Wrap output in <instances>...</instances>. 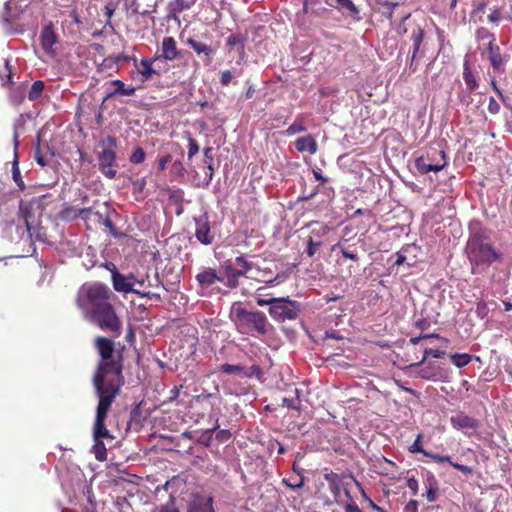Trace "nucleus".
Masks as SVG:
<instances>
[{
  "mask_svg": "<svg viewBox=\"0 0 512 512\" xmlns=\"http://www.w3.org/2000/svg\"><path fill=\"white\" fill-rule=\"evenodd\" d=\"M268 274H270V271L264 270L262 272L260 278L253 277V276H251L250 278L254 279L258 282H263L268 286H275V285L281 284L284 281H286L288 279L290 273L288 271H283L281 273L276 274V276L274 278H268Z\"/></svg>",
  "mask_w": 512,
  "mask_h": 512,
  "instance_id": "obj_27",
  "label": "nucleus"
},
{
  "mask_svg": "<svg viewBox=\"0 0 512 512\" xmlns=\"http://www.w3.org/2000/svg\"><path fill=\"white\" fill-rule=\"evenodd\" d=\"M186 43L197 53V55H204L203 61L205 65L212 63L215 49L211 45L200 42L192 37H189Z\"/></svg>",
  "mask_w": 512,
  "mask_h": 512,
  "instance_id": "obj_19",
  "label": "nucleus"
},
{
  "mask_svg": "<svg viewBox=\"0 0 512 512\" xmlns=\"http://www.w3.org/2000/svg\"><path fill=\"white\" fill-rule=\"evenodd\" d=\"M451 362L458 368L465 367L472 360V355L468 353H455L450 355Z\"/></svg>",
  "mask_w": 512,
  "mask_h": 512,
  "instance_id": "obj_34",
  "label": "nucleus"
},
{
  "mask_svg": "<svg viewBox=\"0 0 512 512\" xmlns=\"http://www.w3.org/2000/svg\"><path fill=\"white\" fill-rule=\"evenodd\" d=\"M466 253L472 271L488 269L494 262H502L503 254L491 243L485 231H478L470 236L466 245Z\"/></svg>",
  "mask_w": 512,
  "mask_h": 512,
  "instance_id": "obj_2",
  "label": "nucleus"
},
{
  "mask_svg": "<svg viewBox=\"0 0 512 512\" xmlns=\"http://www.w3.org/2000/svg\"><path fill=\"white\" fill-rule=\"evenodd\" d=\"M488 111L494 115L500 112V105L493 97L489 98Z\"/></svg>",
  "mask_w": 512,
  "mask_h": 512,
  "instance_id": "obj_60",
  "label": "nucleus"
},
{
  "mask_svg": "<svg viewBox=\"0 0 512 512\" xmlns=\"http://www.w3.org/2000/svg\"><path fill=\"white\" fill-rule=\"evenodd\" d=\"M224 276L221 281L226 287L230 289H235L239 285V281L236 278L235 267L231 263H226L223 267Z\"/></svg>",
  "mask_w": 512,
  "mask_h": 512,
  "instance_id": "obj_30",
  "label": "nucleus"
},
{
  "mask_svg": "<svg viewBox=\"0 0 512 512\" xmlns=\"http://www.w3.org/2000/svg\"><path fill=\"white\" fill-rule=\"evenodd\" d=\"M339 249L340 253L344 258L350 259L354 262L359 260L357 251L352 249V246L349 245L347 239L340 240L337 244L333 246V250Z\"/></svg>",
  "mask_w": 512,
  "mask_h": 512,
  "instance_id": "obj_31",
  "label": "nucleus"
},
{
  "mask_svg": "<svg viewBox=\"0 0 512 512\" xmlns=\"http://www.w3.org/2000/svg\"><path fill=\"white\" fill-rule=\"evenodd\" d=\"M441 375H442V369L439 366H437L435 364H431V363L422 367L418 371V376L421 379L428 380V381H437L438 379L441 378Z\"/></svg>",
  "mask_w": 512,
  "mask_h": 512,
  "instance_id": "obj_28",
  "label": "nucleus"
},
{
  "mask_svg": "<svg viewBox=\"0 0 512 512\" xmlns=\"http://www.w3.org/2000/svg\"><path fill=\"white\" fill-rule=\"evenodd\" d=\"M219 371L224 374H238L244 377V366L241 364H222L219 367Z\"/></svg>",
  "mask_w": 512,
  "mask_h": 512,
  "instance_id": "obj_36",
  "label": "nucleus"
},
{
  "mask_svg": "<svg viewBox=\"0 0 512 512\" xmlns=\"http://www.w3.org/2000/svg\"><path fill=\"white\" fill-rule=\"evenodd\" d=\"M487 58L490 62L494 74H504L506 72V64L510 59L508 54H503L497 44L487 43Z\"/></svg>",
  "mask_w": 512,
  "mask_h": 512,
  "instance_id": "obj_14",
  "label": "nucleus"
},
{
  "mask_svg": "<svg viewBox=\"0 0 512 512\" xmlns=\"http://www.w3.org/2000/svg\"><path fill=\"white\" fill-rule=\"evenodd\" d=\"M146 153L140 146L136 147L129 157V161L133 164H141L145 161Z\"/></svg>",
  "mask_w": 512,
  "mask_h": 512,
  "instance_id": "obj_42",
  "label": "nucleus"
},
{
  "mask_svg": "<svg viewBox=\"0 0 512 512\" xmlns=\"http://www.w3.org/2000/svg\"><path fill=\"white\" fill-rule=\"evenodd\" d=\"M170 172L175 177H183L186 173V169L180 160H176L172 163Z\"/></svg>",
  "mask_w": 512,
  "mask_h": 512,
  "instance_id": "obj_48",
  "label": "nucleus"
},
{
  "mask_svg": "<svg viewBox=\"0 0 512 512\" xmlns=\"http://www.w3.org/2000/svg\"><path fill=\"white\" fill-rule=\"evenodd\" d=\"M87 216L90 217V220L89 221H94L95 223L99 224L106 215H104L102 212L100 211H94L92 208H91V212L90 213H87Z\"/></svg>",
  "mask_w": 512,
  "mask_h": 512,
  "instance_id": "obj_59",
  "label": "nucleus"
},
{
  "mask_svg": "<svg viewBox=\"0 0 512 512\" xmlns=\"http://www.w3.org/2000/svg\"><path fill=\"white\" fill-rule=\"evenodd\" d=\"M425 485L427 488H438V482L433 473H427Z\"/></svg>",
  "mask_w": 512,
  "mask_h": 512,
  "instance_id": "obj_62",
  "label": "nucleus"
},
{
  "mask_svg": "<svg viewBox=\"0 0 512 512\" xmlns=\"http://www.w3.org/2000/svg\"><path fill=\"white\" fill-rule=\"evenodd\" d=\"M121 391H105L95 390L98 397V405L96 408V418L94 423L93 435L95 440H101L103 438L112 439V435L106 428L105 421L108 416V412L115 401L116 397Z\"/></svg>",
  "mask_w": 512,
  "mask_h": 512,
  "instance_id": "obj_8",
  "label": "nucleus"
},
{
  "mask_svg": "<svg viewBox=\"0 0 512 512\" xmlns=\"http://www.w3.org/2000/svg\"><path fill=\"white\" fill-rule=\"evenodd\" d=\"M245 41V36L241 34H232L227 38V45L231 47L239 46V50L243 51Z\"/></svg>",
  "mask_w": 512,
  "mask_h": 512,
  "instance_id": "obj_41",
  "label": "nucleus"
},
{
  "mask_svg": "<svg viewBox=\"0 0 512 512\" xmlns=\"http://www.w3.org/2000/svg\"><path fill=\"white\" fill-rule=\"evenodd\" d=\"M414 165L419 174L437 173L447 166L446 153L442 149L430 147L415 159Z\"/></svg>",
  "mask_w": 512,
  "mask_h": 512,
  "instance_id": "obj_11",
  "label": "nucleus"
},
{
  "mask_svg": "<svg viewBox=\"0 0 512 512\" xmlns=\"http://www.w3.org/2000/svg\"><path fill=\"white\" fill-rule=\"evenodd\" d=\"M501 19V12L499 8L494 7L491 9V12L488 14V21L491 23L497 24Z\"/></svg>",
  "mask_w": 512,
  "mask_h": 512,
  "instance_id": "obj_57",
  "label": "nucleus"
},
{
  "mask_svg": "<svg viewBox=\"0 0 512 512\" xmlns=\"http://www.w3.org/2000/svg\"><path fill=\"white\" fill-rule=\"evenodd\" d=\"M186 512H215L212 497L198 493L192 494Z\"/></svg>",
  "mask_w": 512,
  "mask_h": 512,
  "instance_id": "obj_17",
  "label": "nucleus"
},
{
  "mask_svg": "<svg viewBox=\"0 0 512 512\" xmlns=\"http://www.w3.org/2000/svg\"><path fill=\"white\" fill-rule=\"evenodd\" d=\"M20 213L24 219L26 229L31 238L44 242L47 237L46 229L40 224V206L34 207L32 204L20 205Z\"/></svg>",
  "mask_w": 512,
  "mask_h": 512,
  "instance_id": "obj_12",
  "label": "nucleus"
},
{
  "mask_svg": "<svg viewBox=\"0 0 512 512\" xmlns=\"http://www.w3.org/2000/svg\"><path fill=\"white\" fill-rule=\"evenodd\" d=\"M172 156L170 154H166L159 158L158 160V169L159 171H164L167 168V164L171 162Z\"/></svg>",
  "mask_w": 512,
  "mask_h": 512,
  "instance_id": "obj_61",
  "label": "nucleus"
},
{
  "mask_svg": "<svg viewBox=\"0 0 512 512\" xmlns=\"http://www.w3.org/2000/svg\"><path fill=\"white\" fill-rule=\"evenodd\" d=\"M85 316L101 330L108 331L115 337H119L121 335L122 321L117 315L112 303L92 311Z\"/></svg>",
  "mask_w": 512,
  "mask_h": 512,
  "instance_id": "obj_9",
  "label": "nucleus"
},
{
  "mask_svg": "<svg viewBox=\"0 0 512 512\" xmlns=\"http://www.w3.org/2000/svg\"><path fill=\"white\" fill-rule=\"evenodd\" d=\"M348 499L350 501L344 507L345 512H362L358 505L351 498Z\"/></svg>",
  "mask_w": 512,
  "mask_h": 512,
  "instance_id": "obj_64",
  "label": "nucleus"
},
{
  "mask_svg": "<svg viewBox=\"0 0 512 512\" xmlns=\"http://www.w3.org/2000/svg\"><path fill=\"white\" fill-rule=\"evenodd\" d=\"M399 35L410 34L412 40V53L407 58L409 72L414 73L418 69L417 58L420 57V47L424 39V29L414 20L411 19L410 13L401 18L400 23L396 27Z\"/></svg>",
  "mask_w": 512,
  "mask_h": 512,
  "instance_id": "obj_7",
  "label": "nucleus"
},
{
  "mask_svg": "<svg viewBox=\"0 0 512 512\" xmlns=\"http://www.w3.org/2000/svg\"><path fill=\"white\" fill-rule=\"evenodd\" d=\"M283 405L293 409V410H299V400L298 399H290V398H283L282 400Z\"/></svg>",
  "mask_w": 512,
  "mask_h": 512,
  "instance_id": "obj_63",
  "label": "nucleus"
},
{
  "mask_svg": "<svg viewBox=\"0 0 512 512\" xmlns=\"http://www.w3.org/2000/svg\"><path fill=\"white\" fill-rule=\"evenodd\" d=\"M94 453L98 461L103 462L107 459L106 447L101 440H95Z\"/></svg>",
  "mask_w": 512,
  "mask_h": 512,
  "instance_id": "obj_40",
  "label": "nucleus"
},
{
  "mask_svg": "<svg viewBox=\"0 0 512 512\" xmlns=\"http://www.w3.org/2000/svg\"><path fill=\"white\" fill-rule=\"evenodd\" d=\"M116 8H117V4L112 1L105 5V7H104L105 15L108 17V21L106 23L107 25H110V19L113 16Z\"/></svg>",
  "mask_w": 512,
  "mask_h": 512,
  "instance_id": "obj_56",
  "label": "nucleus"
},
{
  "mask_svg": "<svg viewBox=\"0 0 512 512\" xmlns=\"http://www.w3.org/2000/svg\"><path fill=\"white\" fill-rule=\"evenodd\" d=\"M475 313L480 319H485L488 317L489 308L486 302L478 301L476 303Z\"/></svg>",
  "mask_w": 512,
  "mask_h": 512,
  "instance_id": "obj_50",
  "label": "nucleus"
},
{
  "mask_svg": "<svg viewBox=\"0 0 512 512\" xmlns=\"http://www.w3.org/2000/svg\"><path fill=\"white\" fill-rule=\"evenodd\" d=\"M422 438L423 435L420 433L417 435L416 439L414 440L413 444L410 446L409 451L411 453H421L425 456V453H428L429 451L425 450L422 445Z\"/></svg>",
  "mask_w": 512,
  "mask_h": 512,
  "instance_id": "obj_46",
  "label": "nucleus"
},
{
  "mask_svg": "<svg viewBox=\"0 0 512 512\" xmlns=\"http://www.w3.org/2000/svg\"><path fill=\"white\" fill-rule=\"evenodd\" d=\"M322 245L321 241H314L312 237H309L307 243L306 254L308 257H313L319 247Z\"/></svg>",
  "mask_w": 512,
  "mask_h": 512,
  "instance_id": "obj_52",
  "label": "nucleus"
},
{
  "mask_svg": "<svg viewBox=\"0 0 512 512\" xmlns=\"http://www.w3.org/2000/svg\"><path fill=\"white\" fill-rule=\"evenodd\" d=\"M324 482L316 484L314 497L320 501L324 506H332L333 504L339 503V497L341 490L344 491L347 498H351L348 486L345 482L347 478L346 474H338L325 468L324 470Z\"/></svg>",
  "mask_w": 512,
  "mask_h": 512,
  "instance_id": "obj_5",
  "label": "nucleus"
},
{
  "mask_svg": "<svg viewBox=\"0 0 512 512\" xmlns=\"http://www.w3.org/2000/svg\"><path fill=\"white\" fill-rule=\"evenodd\" d=\"M69 18L71 19V23L77 25L80 28L83 25V21L80 17L79 11L77 7H74L70 13Z\"/></svg>",
  "mask_w": 512,
  "mask_h": 512,
  "instance_id": "obj_54",
  "label": "nucleus"
},
{
  "mask_svg": "<svg viewBox=\"0 0 512 512\" xmlns=\"http://www.w3.org/2000/svg\"><path fill=\"white\" fill-rule=\"evenodd\" d=\"M496 75L497 74H490L489 73V76H490V85L492 87V89L494 90V92L498 95V97L500 98V100L503 102V104L505 106L508 107V104L506 102V97L504 96L503 92L500 90V88L498 87L497 85V81H496Z\"/></svg>",
  "mask_w": 512,
  "mask_h": 512,
  "instance_id": "obj_49",
  "label": "nucleus"
},
{
  "mask_svg": "<svg viewBox=\"0 0 512 512\" xmlns=\"http://www.w3.org/2000/svg\"><path fill=\"white\" fill-rule=\"evenodd\" d=\"M463 80L470 92L475 91L479 87L476 75L473 73L468 61H465L463 64Z\"/></svg>",
  "mask_w": 512,
  "mask_h": 512,
  "instance_id": "obj_29",
  "label": "nucleus"
},
{
  "mask_svg": "<svg viewBox=\"0 0 512 512\" xmlns=\"http://www.w3.org/2000/svg\"><path fill=\"white\" fill-rule=\"evenodd\" d=\"M450 422L455 429H476L478 421L464 412H458L451 416Z\"/></svg>",
  "mask_w": 512,
  "mask_h": 512,
  "instance_id": "obj_20",
  "label": "nucleus"
},
{
  "mask_svg": "<svg viewBox=\"0 0 512 512\" xmlns=\"http://www.w3.org/2000/svg\"><path fill=\"white\" fill-rule=\"evenodd\" d=\"M235 263L246 273L251 272L255 266L253 262L248 261L243 255L236 257Z\"/></svg>",
  "mask_w": 512,
  "mask_h": 512,
  "instance_id": "obj_47",
  "label": "nucleus"
},
{
  "mask_svg": "<svg viewBox=\"0 0 512 512\" xmlns=\"http://www.w3.org/2000/svg\"><path fill=\"white\" fill-rule=\"evenodd\" d=\"M307 131L305 117L300 114L298 115L294 122L284 131V134L287 136H292L297 133H302Z\"/></svg>",
  "mask_w": 512,
  "mask_h": 512,
  "instance_id": "obj_32",
  "label": "nucleus"
},
{
  "mask_svg": "<svg viewBox=\"0 0 512 512\" xmlns=\"http://www.w3.org/2000/svg\"><path fill=\"white\" fill-rule=\"evenodd\" d=\"M325 2L328 6L338 9L343 14L353 17L359 14V9L352 0H326Z\"/></svg>",
  "mask_w": 512,
  "mask_h": 512,
  "instance_id": "obj_23",
  "label": "nucleus"
},
{
  "mask_svg": "<svg viewBox=\"0 0 512 512\" xmlns=\"http://www.w3.org/2000/svg\"><path fill=\"white\" fill-rule=\"evenodd\" d=\"M231 319L237 331L243 335L264 336L273 328L264 312L259 310L250 311L241 306L232 307Z\"/></svg>",
  "mask_w": 512,
  "mask_h": 512,
  "instance_id": "obj_3",
  "label": "nucleus"
},
{
  "mask_svg": "<svg viewBox=\"0 0 512 512\" xmlns=\"http://www.w3.org/2000/svg\"><path fill=\"white\" fill-rule=\"evenodd\" d=\"M195 225V237L197 240L204 245L212 244L214 241V234L211 231L208 215L205 213L200 217L195 218Z\"/></svg>",
  "mask_w": 512,
  "mask_h": 512,
  "instance_id": "obj_16",
  "label": "nucleus"
},
{
  "mask_svg": "<svg viewBox=\"0 0 512 512\" xmlns=\"http://www.w3.org/2000/svg\"><path fill=\"white\" fill-rule=\"evenodd\" d=\"M157 60L155 56L153 58H142L139 64L136 65L137 71L142 77V82L151 80L154 75H159L153 68V63Z\"/></svg>",
  "mask_w": 512,
  "mask_h": 512,
  "instance_id": "obj_22",
  "label": "nucleus"
},
{
  "mask_svg": "<svg viewBox=\"0 0 512 512\" xmlns=\"http://www.w3.org/2000/svg\"><path fill=\"white\" fill-rule=\"evenodd\" d=\"M114 298V293L107 285L99 282L85 283L78 290L76 305L87 315L112 303Z\"/></svg>",
  "mask_w": 512,
  "mask_h": 512,
  "instance_id": "obj_4",
  "label": "nucleus"
},
{
  "mask_svg": "<svg viewBox=\"0 0 512 512\" xmlns=\"http://www.w3.org/2000/svg\"><path fill=\"white\" fill-rule=\"evenodd\" d=\"M262 290H264V287L257 289L258 296L255 301L258 306H269L268 313L274 321L283 323L296 320L299 317L301 304L298 301L291 300L288 297L264 299L260 297Z\"/></svg>",
  "mask_w": 512,
  "mask_h": 512,
  "instance_id": "obj_6",
  "label": "nucleus"
},
{
  "mask_svg": "<svg viewBox=\"0 0 512 512\" xmlns=\"http://www.w3.org/2000/svg\"><path fill=\"white\" fill-rule=\"evenodd\" d=\"M0 77L5 83H12L13 73L12 66L10 65L8 60H5L4 71L0 72Z\"/></svg>",
  "mask_w": 512,
  "mask_h": 512,
  "instance_id": "obj_53",
  "label": "nucleus"
},
{
  "mask_svg": "<svg viewBox=\"0 0 512 512\" xmlns=\"http://www.w3.org/2000/svg\"><path fill=\"white\" fill-rule=\"evenodd\" d=\"M44 82L41 80H37L33 82L29 92H28V98L30 101H35L39 99L43 93L44 90Z\"/></svg>",
  "mask_w": 512,
  "mask_h": 512,
  "instance_id": "obj_35",
  "label": "nucleus"
},
{
  "mask_svg": "<svg viewBox=\"0 0 512 512\" xmlns=\"http://www.w3.org/2000/svg\"><path fill=\"white\" fill-rule=\"evenodd\" d=\"M444 462L449 463L452 467L464 473L465 475H471L473 473V469L471 467L453 462L452 458L448 455L444 456Z\"/></svg>",
  "mask_w": 512,
  "mask_h": 512,
  "instance_id": "obj_43",
  "label": "nucleus"
},
{
  "mask_svg": "<svg viewBox=\"0 0 512 512\" xmlns=\"http://www.w3.org/2000/svg\"><path fill=\"white\" fill-rule=\"evenodd\" d=\"M194 5V0H174L169 4L171 13H181L190 9Z\"/></svg>",
  "mask_w": 512,
  "mask_h": 512,
  "instance_id": "obj_33",
  "label": "nucleus"
},
{
  "mask_svg": "<svg viewBox=\"0 0 512 512\" xmlns=\"http://www.w3.org/2000/svg\"><path fill=\"white\" fill-rule=\"evenodd\" d=\"M103 150L98 153V169L108 179H114L117 175L118 164L115 148L117 140L114 136H108L101 142Z\"/></svg>",
  "mask_w": 512,
  "mask_h": 512,
  "instance_id": "obj_10",
  "label": "nucleus"
},
{
  "mask_svg": "<svg viewBox=\"0 0 512 512\" xmlns=\"http://www.w3.org/2000/svg\"><path fill=\"white\" fill-rule=\"evenodd\" d=\"M12 177H13V180L16 182L17 186L21 190H24L25 189V184H24V182L22 180V177H21V174H20V170H19L17 159H15L14 162H13Z\"/></svg>",
  "mask_w": 512,
  "mask_h": 512,
  "instance_id": "obj_44",
  "label": "nucleus"
},
{
  "mask_svg": "<svg viewBox=\"0 0 512 512\" xmlns=\"http://www.w3.org/2000/svg\"><path fill=\"white\" fill-rule=\"evenodd\" d=\"M196 280L202 287H210L216 282L224 281V279H222V277H220L212 268H208L207 270L198 273L196 275Z\"/></svg>",
  "mask_w": 512,
  "mask_h": 512,
  "instance_id": "obj_25",
  "label": "nucleus"
},
{
  "mask_svg": "<svg viewBox=\"0 0 512 512\" xmlns=\"http://www.w3.org/2000/svg\"><path fill=\"white\" fill-rule=\"evenodd\" d=\"M185 53V51L178 49L176 40L172 36H168L163 38L161 48L154 56L158 60L174 61Z\"/></svg>",
  "mask_w": 512,
  "mask_h": 512,
  "instance_id": "obj_15",
  "label": "nucleus"
},
{
  "mask_svg": "<svg viewBox=\"0 0 512 512\" xmlns=\"http://www.w3.org/2000/svg\"><path fill=\"white\" fill-rule=\"evenodd\" d=\"M93 344L100 357L92 378L94 389L121 391L125 383L122 352H116L115 342L105 336H97Z\"/></svg>",
  "mask_w": 512,
  "mask_h": 512,
  "instance_id": "obj_1",
  "label": "nucleus"
},
{
  "mask_svg": "<svg viewBox=\"0 0 512 512\" xmlns=\"http://www.w3.org/2000/svg\"><path fill=\"white\" fill-rule=\"evenodd\" d=\"M263 374H264V372H263L262 368L257 364H253L250 367L244 366V377L245 378L255 377L256 379L260 380L263 377Z\"/></svg>",
  "mask_w": 512,
  "mask_h": 512,
  "instance_id": "obj_39",
  "label": "nucleus"
},
{
  "mask_svg": "<svg viewBox=\"0 0 512 512\" xmlns=\"http://www.w3.org/2000/svg\"><path fill=\"white\" fill-rule=\"evenodd\" d=\"M110 85L114 89L107 93L105 99L112 98L116 95L132 96L136 91L135 87H127L121 80H113L110 82Z\"/></svg>",
  "mask_w": 512,
  "mask_h": 512,
  "instance_id": "obj_26",
  "label": "nucleus"
},
{
  "mask_svg": "<svg viewBox=\"0 0 512 512\" xmlns=\"http://www.w3.org/2000/svg\"><path fill=\"white\" fill-rule=\"evenodd\" d=\"M185 135L188 140V159L191 160L199 152L200 147L190 132H185Z\"/></svg>",
  "mask_w": 512,
  "mask_h": 512,
  "instance_id": "obj_38",
  "label": "nucleus"
},
{
  "mask_svg": "<svg viewBox=\"0 0 512 512\" xmlns=\"http://www.w3.org/2000/svg\"><path fill=\"white\" fill-rule=\"evenodd\" d=\"M304 480H305L304 476H301V478H300V480L298 482L290 483L287 479L284 478L282 480V483L284 485H286L287 487H289L290 489H292V490H297V489H300V488L303 487Z\"/></svg>",
  "mask_w": 512,
  "mask_h": 512,
  "instance_id": "obj_58",
  "label": "nucleus"
},
{
  "mask_svg": "<svg viewBox=\"0 0 512 512\" xmlns=\"http://www.w3.org/2000/svg\"><path fill=\"white\" fill-rule=\"evenodd\" d=\"M57 42L58 36L55 33L53 26L51 24L45 26L41 32V46L45 53L50 56H55L56 50L54 46Z\"/></svg>",
  "mask_w": 512,
  "mask_h": 512,
  "instance_id": "obj_18",
  "label": "nucleus"
},
{
  "mask_svg": "<svg viewBox=\"0 0 512 512\" xmlns=\"http://www.w3.org/2000/svg\"><path fill=\"white\" fill-rule=\"evenodd\" d=\"M91 212V207L76 209L72 206L65 207L61 212V217L64 220L71 221L76 218H81L85 222H89L90 217L87 216V213Z\"/></svg>",
  "mask_w": 512,
  "mask_h": 512,
  "instance_id": "obj_24",
  "label": "nucleus"
},
{
  "mask_svg": "<svg viewBox=\"0 0 512 512\" xmlns=\"http://www.w3.org/2000/svg\"><path fill=\"white\" fill-rule=\"evenodd\" d=\"M294 144L296 150L300 153L306 152L310 155H314L318 150L317 141L315 137L311 134L297 138Z\"/></svg>",
  "mask_w": 512,
  "mask_h": 512,
  "instance_id": "obj_21",
  "label": "nucleus"
},
{
  "mask_svg": "<svg viewBox=\"0 0 512 512\" xmlns=\"http://www.w3.org/2000/svg\"><path fill=\"white\" fill-rule=\"evenodd\" d=\"M153 512H180V511L175 506V498L172 495H170L169 502L164 505L156 507Z\"/></svg>",
  "mask_w": 512,
  "mask_h": 512,
  "instance_id": "obj_45",
  "label": "nucleus"
},
{
  "mask_svg": "<svg viewBox=\"0 0 512 512\" xmlns=\"http://www.w3.org/2000/svg\"><path fill=\"white\" fill-rule=\"evenodd\" d=\"M446 354L445 351L443 350H439V349H431V348H427L425 349L424 351V357H423V360L417 364H415V366H419L423 363V361L428 357V356H432L433 358H442L444 355Z\"/></svg>",
  "mask_w": 512,
  "mask_h": 512,
  "instance_id": "obj_51",
  "label": "nucleus"
},
{
  "mask_svg": "<svg viewBox=\"0 0 512 512\" xmlns=\"http://www.w3.org/2000/svg\"><path fill=\"white\" fill-rule=\"evenodd\" d=\"M475 36L478 41H487L488 43L496 44V38L494 34L485 27L478 28L476 30Z\"/></svg>",
  "mask_w": 512,
  "mask_h": 512,
  "instance_id": "obj_37",
  "label": "nucleus"
},
{
  "mask_svg": "<svg viewBox=\"0 0 512 512\" xmlns=\"http://www.w3.org/2000/svg\"><path fill=\"white\" fill-rule=\"evenodd\" d=\"M233 74L230 70H224L221 72V75H220V83L222 86H228L232 79H233Z\"/></svg>",
  "mask_w": 512,
  "mask_h": 512,
  "instance_id": "obj_55",
  "label": "nucleus"
},
{
  "mask_svg": "<svg viewBox=\"0 0 512 512\" xmlns=\"http://www.w3.org/2000/svg\"><path fill=\"white\" fill-rule=\"evenodd\" d=\"M113 288L117 292L121 293H133L142 298H150L155 300H160L161 296L157 293H153L150 291H145L141 289H134V275L130 274L125 276L118 272L117 270L112 272L111 275Z\"/></svg>",
  "mask_w": 512,
  "mask_h": 512,
  "instance_id": "obj_13",
  "label": "nucleus"
}]
</instances>
